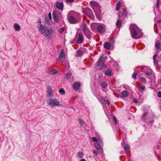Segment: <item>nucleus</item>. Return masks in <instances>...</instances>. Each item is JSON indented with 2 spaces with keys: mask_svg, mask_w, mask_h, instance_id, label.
Returning <instances> with one entry per match:
<instances>
[{
  "mask_svg": "<svg viewBox=\"0 0 161 161\" xmlns=\"http://www.w3.org/2000/svg\"><path fill=\"white\" fill-rule=\"evenodd\" d=\"M81 19L80 14L77 12L72 11L69 13L68 19L70 24H77L81 20Z\"/></svg>",
  "mask_w": 161,
  "mask_h": 161,
  "instance_id": "1",
  "label": "nucleus"
},
{
  "mask_svg": "<svg viewBox=\"0 0 161 161\" xmlns=\"http://www.w3.org/2000/svg\"><path fill=\"white\" fill-rule=\"evenodd\" d=\"M39 31L41 34H44L45 37L48 39L50 38L53 35L52 28L47 29L46 26L42 24L40 25Z\"/></svg>",
  "mask_w": 161,
  "mask_h": 161,
  "instance_id": "2",
  "label": "nucleus"
},
{
  "mask_svg": "<svg viewBox=\"0 0 161 161\" xmlns=\"http://www.w3.org/2000/svg\"><path fill=\"white\" fill-rule=\"evenodd\" d=\"M74 41H76L77 44L82 43L84 41V37L81 32L78 33L77 32Z\"/></svg>",
  "mask_w": 161,
  "mask_h": 161,
  "instance_id": "3",
  "label": "nucleus"
},
{
  "mask_svg": "<svg viewBox=\"0 0 161 161\" xmlns=\"http://www.w3.org/2000/svg\"><path fill=\"white\" fill-rule=\"evenodd\" d=\"M47 102L48 104L52 107L58 106L59 104V102L55 98L54 99L49 98L47 100Z\"/></svg>",
  "mask_w": 161,
  "mask_h": 161,
  "instance_id": "4",
  "label": "nucleus"
},
{
  "mask_svg": "<svg viewBox=\"0 0 161 161\" xmlns=\"http://www.w3.org/2000/svg\"><path fill=\"white\" fill-rule=\"evenodd\" d=\"M136 26H135L134 25H130L129 27L131 36L134 39L136 38V36L137 34L136 29Z\"/></svg>",
  "mask_w": 161,
  "mask_h": 161,
  "instance_id": "5",
  "label": "nucleus"
},
{
  "mask_svg": "<svg viewBox=\"0 0 161 161\" xmlns=\"http://www.w3.org/2000/svg\"><path fill=\"white\" fill-rule=\"evenodd\" d=\"M90 3L94 11V10H96V9L101 8V7L99 4L96 1H91Z\"/></svg>",
  "mask_w": 161,
  "mask_h": 161,
  "instance_id": "6",
  "label": "nucleus"
},
{
  "mask_svg": "<svg viewBox=\"0 0 161 161\" xmlns=\"http://www.w3.org/2000/svg\"><path fill=\"white\" fill-rule=\"evenodd\" d=\"M94 11L95 13L97 18L99 20H101L102 19L101 8L94 10Z\"/></svg>",
  "mask_w": 161,
  "mask_h": 161,
  "instance_id": "7",
  "label": "nucleus"
},
{
  "mask_svg": "<svg viewBox=\"0 0 161 161\" xmlns=\"http://www.w3.org/2000/svg\"><path fill=\"white\" fill-rule=\"evenodd\" d=\"M107 58L108 57L107 56H102L97 62V66L98 67L100 66V63H102V62H103L104 61H105Z\"/></svg>",
  "mask_w": 161,
  "mask_h": 161,
  "instance_id": "8",
  "label": "nucleus"
},
{
  "mask_svg": "<svg viewBox=\"0 0 161 161\" xmlns=\"http://www.w3.org/2000/svg\"><path fill=\"white\" fill-rule=\"evenodd\" d=\"M82 12L83 14L88 15L89 14H91V13L92 11L90 8L86 7L85 8H82Z\"/></svg>",
  "mask_w": 161,
  "mask_h": 161,
  "instance_id": "9",
  "label": "nucleus"
},
{
  "mask_svg": "<svg viewBox=\"0 0 161 161\" xmlns=\"http://www.w3.org/2000/svg\"><path fill=\"white\" fill-rule=\"evenodd\" d=\"M121 145L123 147L126 153L130 148V147L128 144L125 143L124 141L121 142Z\"/></svg>",
  "mask_w": 161,
  "mask_h": 161,
  "instance_id": "10",
  "label": "nucleus"
},
{
  "mask_svg": "<svg viewBox=\"0 0 161 161\" xmlns=\"http://www.w3.org/2000/svg\"><path fill=\"white\" fill-rule=\"evenodd\" d=\"M56 7L58 9L62 10L64 8V4L63 2H57L56 5Z\"/></svg>",
  "mask_w": 161,
  "mask_h": 161,
  "instance_id": "11",
  "label": "nucleus"
},
{
  "mask_svg": "<svg viewBox=\"0 0 161 161\" xmlns=\"http://www.w3.org/2000/svg\"><path fill=\"white\" fill-rule=\"evenodd\" d=\"M80 86V83L79 82H75L73 85V88L75 91H77L78 90Z\"/></svg>",
  "mask_w": 161,
  "mask_h": 161,
  "instance_id": "12",
  "label": "nucleus"
},
{
  "mask_svg": "<svg viewBox=\"0 0 161 161\" xmlns=\"http://www.w3.org/2000/svg\"><path fill=\"white\" fill-rule=\"evenodd\" d=\"M53 19L54 21L58 23L59 22V19L56 12L55 11H53Z\"/></svg>",
  "mask_w": 161,
  "mask_h": 161,
  "instance_id": "13",
  "label": "nucleus"
},
{
  "mask_svg": "<svg viewBox=\"0 0 161 161\" xmlns=\"http://www.w3.org/2000/svg\"><path fill=\"white\" fill-rule=\"evenodd\" d=\"M98 31L100 33L103 32L105 31V27L101 25H98L97 27Z\"/></svg>",
  "mask_w": 161,
  "mask_h": 161,
  "instance_id": "14",
  "label": "nucleus"
},
{
  "mask_svg": "<svg viewBox=\"0 0 161 161\" xmlns=\"http://www.w3.org/2000/svg\"><path fill=\"white\" fill-rule=\"evenodd\" d=\"M95 146L96 148L98 150V152L99 153H103V151L102 148L101 147L100 145L98 143H95Z\"/></svg>",
  "mask_w": 161,
  "mask_h": 161,
  "instance_id": "15",
  "label": "nucleus"
},
{
  "mask_svg": "<svg viewBox=\"0 0 161 161\" xmlns=\"http://www.w3.org/2000/svg\"><path fill=\"white\" fill-rule=\"evenodd\" d=\"M47 96L48 97H51L53 96V92H52V88L50 86H49L48 87Z\"/></svg>",
  "mask_w": 161,
  "mask_h": 161,
  "instance_id": "16",
  "label": "nucleus"
},
{
  "mask_svg": "<svg viewBox=\"0 0 161 161\" xmlns=\"http://www.w3.org/2000/svg\"><path fill=\"white\" fill-rule=\"evenodd\" d=\"M84 33L86 37L89 40H91V39L92 35L90 31H89L88 30L86 32H84Z\"/></svg>",
  "mask_w": 161,
  "mask_h": 161,
  "instance_id": "17",
  "label": "nucleus"
},
{
  "mask_svg": "<svg viewBox=\"0 0 161 161\" xmlns=\"http://www.w3.org/2000/svg\"><path fill=\"white\" fill-rule=\"evenodd\" d=\"M81 28L84 32L88 31L87 25L85 24L82 23L81 25Z\"/></svg>",
  "mask_w": 161,
  "mask_h": 161,
  "instance_id": "18",
  "label": "nucleus"
},
{
  "mask_svg": "<svg viewBox=\"0 0 161 161\" xmlns=\"http://www.w3.org/2000/svg\"><path fill=\"white\" fill-rule=\"evenodd\" d=\"M104 48L108 50L109 49L111 48V46L110 43L109 42H105L103 45Z\"/></svg>",
  "mask_w": 161,
  "mask_h": 161,
  "instance_id": "19",
  "label": "nucleus"
},
{
  "mask_svg": "<svg viewBox=\"0 0 161 161\" xmlns=\"http://www.w3.org/2000/svg\"><path fill=\"white\" fill-rule=\"evenodd\" d=\"M116 27L119 28H120L122 25V22L121 20L119 19L117 20L116 23Z\"/></svg>",
  "mask_w": 161,
  "mask_h": 161,
  "instance_id": "20",
  "label": "nucleus"
},
{
  "mask_svg": "<svg viewBox=\"0 0 161 161\" xmlns=\"http://www.w3.org/2000/svg\"><path fill=\"white\" fill-rule=\"evenodd\" d=\"M121 94L123 97H126L128 96V92L126 91H122L121 93Z\"/></svg>",
  "mask_w": 161,
  "mask_h": 161,
  "instance_id": "21",
  "label": "nucleus"
},
{
  "mask_svg": "<svg viewBox=\"0 0 161 161\" xmlns=\"http://www.w3.org/2000/svg\"><path fill=\"white\" fill-rule=\"evenodd\" d=\"M14 28L15 30L16 31H19L20 29V27L19 25L15 23L14 25Z\"/></svg>",
  "mask_w": 161,
  "mask_h": 161,
  "instance_id": "22",
  "label": "nucleus"
},
{
  "mask_svg": "<svg viewBox=\"0 0 161 161\" xmlns=\"http://www.w3.org/2000/svg\"><path fill=\"white\" fill-rule=\"evenodd\" d=\"M105 74L109 76H111L112 75V73L110 69H106L105 71Z\"/></svg>",
  "mask_w": 161,
  "mask_h": 161,
  "instance_id": "23",
  "label": "nucleus"
},
{
  "mask_svg": "<svg viewBox=\"0 0 161 161\" xmlns=\"http://www.w3.org/2000/svg\"><path fill=\"white\" fill-rule=\"evenodd\" d=\"M58 72V71L56 69H53L49 70V73L52 75H54L57 74Z\"/></svg>",
  "mask_w": 161,
  "mask_h": 161,
  "instance_id": "24",
  "label": "nucleus"
},
{
  "mask_svg": "<svg viewBox=\"0 0 161 161\" xmlns=\"http://www.w3.org/2000/svg\"><path fill=\"white\" fill-rule=\"evenodd\" d=\"M65 56V54L64 52H61L59 55L58 59L60 61H62L63 58Z\"/></svg>",
  "mask_w": 161,
  "mask_h": 161,
  "instance_id": "25",
  "label": "nucleus"
},
{
  "mask_svg": "<svg viewBox=\"0 0 161 161\" xmlns=\"http://www.w3.org/2000/svg\"><path fill=\"white\" fill-rule=\"evenodd\" d=\"M121 3L120 1H118L117 2L116 4V11H118L120 8V5H121Z\"/></svg>",
  "mask_w": 161,
  "mask_h": 161,
  "instance_id": "26",
  "label": "nucleus"
},
{
  "mask_svg": "<svg viewBox=\"0 0 161 161\" xmlns=\"http://www.w3.org/2000/svg\"><path fill=\"white\" fill-rule=\"evenodd\" d=\"M100 67L99 69V70H102L106 67V65L104 64L103 62H102V63H100Z\"/></svg>",
  "mask_w": 161,
  "mask_h": 161,
  "instance_id": "27",
  "label": "nucleus"
},
{
  "mask_svg": "<svg viewBox=\"0 0 161 161\" xmlns=\"http://www.w3.org/2000/svg\"><path fill=\"white\" fill-rule=\"evenodd\" d=\"M71 74L70 72H68L65 75L64 77L66 79H69L70 78Z\"/></svg>",
  "mask_w": 161,
  "mask_h": 161,
  "instance_id": "28",
  "label": "nucleus"
},
{
  "mask_svg": "<svg viewBox=\"0 0 161 161\" xmlns=\"http://www.w3.org/2000/svg\"><path fill=\"white\" fill-rule=\"evenodd\" d=\"M84 53L81 51H80V50H77L76 54L78 56L80 57L84 54Z\"/></svg>",
  "mask_w": 161,
  "mask_h": 161,
  "instance_id": "29",
  "label": "nucleus"
},
{
  "mask_svg": "<svg viewBox=\"0 0 161 161\" xmlns=\"http://www.w3.org/2000/svg\"><path fill=\"white\" fill-rule=\"evenodd\" d=\"M160 44L159 43H156L155 44V47L157 48V50H161L160 48Z\"/></svg>",
  "mask_w": 161,
  "mask_h": 161,
  "instance_id": "30",
  "label": "nucleus"
},
{
  "mask_svg": "<svg viewBox=\"0 0 161 161\" xmlns=\"http://www.w3.org/2000/svg\"><path fill=\"white\" fill-rule=\"evenodd\" d=\"M123 12L122 13L123 14H122V16L124 15L126 17L127 15V12L125 8H123Z\"/></svg>",
  "mask_w": 161,
  "mask_h": 161,
  "instance_id": "31",
  "label": "nucleus"
},
{
  "mask_svg": "<svg viewBox=\"0 0 161 161\" xmlns=\"http://www.w3.org/2000/svg\"><path fill=\"white\" fill-rule=\"evenodd\" d=\"M107 86V84L104 82H102L101 84V87L103 88H105Z\"/></svg>",
  "mask_w": 161,
  "mask_h": 161,
  "instance_id": "32",
  "label": "nucleus"
},
{
  "mask_svg": "<svg viewBox=\"0 0 161 161\" xmlns=\"http://www.w3.org/2000/svg\"><path fill=\"white\" fill-rule=\"evenodd\" d=\"M78 50H80V51L84 53L86 52V49L85 48L83 47H80L78 49Z\"/></svg>",
  "mask_w": 161,
  "mask_h": 161,
  "instance_id": "33",
  "label": "nucleus"
},
{
  "mask_svg": "<svg viewBox=\"0 0 161 161\" xmlns=\"http://www.w3.org/2000/svg\"><path fill=\"white\" fill-rule=\"evenodd\" d=\"M83 153L81 152H79L77 154L78 156L80 158H83Z\"/></svg>",
  "mask_w": 161,
  "mask_h": 161,
  "instance_id": "34",
  "label": "nucleus"
},
{
  "mask_svg": "<svg viewBox=\"0 0 161 161\" xmlns=\"http://www.w3.org/2000/svg\"><path fill=\"white\" fill-rule=\"evenodd\" d=\"M147 113H144L142 116V120H144V121L145 122L146 121V119L145 118V117L146 116V115H147Z\"/></svg>",
  "mask_w": 161,
  "mask_h": 161,
  "instance_id": "35",
  "label": "nucleus"
},
{
  "mask_svg": "<svg viewBox=\"0 0 161 161\" xmlns=\"http://www.w3.org/2000/svg\"><path fill=\"white\" fill-rule=\"evenodd\" d=\"M91 14H89L87 15L90 19H93L94 18V16L92 12L91 13Z\"/></svg>",
  "mask_w": 161,
  "mask_h": 161,
  "instance_id": "36",
  "label": "nucleus"
},
{
  "mask_svg": "<svg viewBox=\"0 0 161 161\" xmlns=\"http://www.w3.org/2000/svg\"><path fill=\"white\" fill-rule=\"evenodd\" d=\"M161 61H158L157 60L156 62L154 63L155 65H158L159 66H161V59H160Z\"/></svg>",
  "mask_w": 161,
  "mask_h": 161,
  "instance_id": "37",
  "label": "nucleus"
},
{
  "mask_svg": "<svg viewBox=\"0 0 161 161\" xmlns=\"http://www.w3.org/2000/svg\"><path fill=\"white\" fill-rule=\"evenodd\" d=\"M141 81L143 83H146V79L143 77H141L140 78Z\"/></svg>",
  "mask_w": 161,
  "mask_h": 161,
  "instance_id": "38",
  "label": "nucleus"
},
{
  "mask_svg": "<svg viewBox=\"0 0 161 161\" xmlns=\"http://www.w3.org/2000/svg\"><path fill=\"white\" fill-rule=\"evenodd\" d=\"M159 1L160 0H157V3L155 5V7H156V8L157 9L159 7Z\"/></svg>",
  "mask_w": 161,
  "mask_h": 161,
  "instance_id": "39",
  "label": "nucleus"
},
{
  "mask_svg": "<svg viewBox=\"0 0 161 161\" xmlns=\"http://www.w3.org/2000/svg\"><path fill=\"white\" fill-rule=\"evenodd\" d=\"M59 92L60 93H61L63 95H64L65 93V92L64 89L63 88L60 89L59 90Z\"/></svg>",
  "mask_w": 161,
  "mask_h": 161,
  "instance_id": "40",
  "label": "nucleus"
},
{
  "mask_svg": "<svg viewBox=\"0 0 161 161\" xmlns=\"http://www.w3.org/2000/svg\"><path fill=\"white\" fill-rule=\"evenodd\" d=\"M78 121L79 123V124L81 125L85 124L84 121L81 119H78Z\"/></svg>",
  "mask_w": 161,
  "mask_h": 161,
  "instance_id": "41",
  "label": "nucleus"
},
{
  "mask_svg": "<svg viewBox=\"0 0 161 161\" xmlns=\"http://www.w3.org/2000/svg\"><path fill=\"white\" fill-rule=\"evenodd\" d=\"M139 35L137 37V38H136V39H139L142 37V36H143V33L142 32H140L139 34Z\"/></svg>",
  "mask_w": 161,
  "mask_h": 161,
  "instance_id": "42",
  "label": "nucleus"
},
{
  "mask_svg": "<svg viewBox=\"0 0 161 161\" xmlns=\"http://www.w3.org/2000/svg\"><path fill=\"white\" fill-rule=\"evenodd\" d=\"M137 75V74L134 73L132 75V78L135 80L136 79Z\"/></svg>",
  "mask_w": 161,
  "mask_h": 161,
  "instance_id": "43",
  "label": "nucleus"
},
{
  "mask_svg": "<svg viewBox=\"0 0 161 161\" xmlns=\"http://www.w3.org/2000/svg\"><path fill=\"white\" fill-rule=\"evenodd\" d=\"M158 54H155L153 56V59L154 61V63L156 62L157 60H156V58Z\"/></svg>",
  "mask_w": 161,
  "mask_h": 161,
  "instance_id": "44",
  "label": "nucleus"
},
{
  "mask_svg": "<svg viewBox=\"0 0 161 161\" xmlns=\"http://www.w3.org/2000/svg\"><path fill=\"white\" fill-rule=\"evenodd\" d=\"M140 90H141L142 91H145L146 90L145 86L144 85H142L140 88Z\"/></svg>",
  "mask_w": 161,
  "mask_h": 161,
  "instance_id": "45",
  "label": "nucleus"
},
{
  "mask_svg": "<svg viewBox=\"0 0 161 161\" xmlns=\"http://www.w3.org/2000/svg\"><path fill=\"white\" fill-rule=\"evenodd\" d=\"M92 140L93 142H97V140L95 137H92Z\"/></svg>",
  "mask_w": 161,
  "mask_h": 161,
  "instance_id": "46",
  "label": "nucleus"
},
{
  "mask_svg": "<svg viewBox=\"0 0 161 161\" xmlns=\"http://www.w3.org/2000/svg\"><path fill=\"white\" fill-rule=\"evenodd\" d=\"M92 152L93 153L95 154V155L96 156H97L98 153H97L98 152L97 151H96V150H93L92 151Z\"/></svg>",
  "mask_w": 161,
  "mask_h": 161,
  "instance_id": "47",
  "label": "nucleus"
},
{
  "mask_svg": "<svg viewBox=\"0 0 161 161\" xmlns=\"http://www.w3.org/2000/svg\"><path fill=\"white\" fill-rule=\"evenodd\" d=\"M157 95L159 97H161V92L159 91L157 93Z\"/></svg>",
  "mask_w": 161,
  "mask_h": 161,
  "instance_id": "48",
  "label": "nucleus"
},
{
  "mask_svg": "<svg viewBox=\"0 0 161 161\" xmlns=\"http://www.w3.org/2000/svg\"><path fill=\"white\" fill-rule=\"evenodd\" d=\"M67 3H73L75 0H66Z\"/></svg>",
  "mask_w": 161,
  "mask_h": 161,
  "instance_id": "49",
  "label": "nucleus"
},
{
  "mask_svg": "<svg viewBox=\"0 0 161 161\" xmlns=\"http://www.w3.org/2000/svg\"><path fill=\"white\" fill-rule=\"evenodd\" d=\"M122 14H123L122 13H121V12H119V18H121L122 17Z\"/></svg>",
  "mask_w": 161,
  "mask_h": 161,
  "instance_id": "50",
  "label": "nucleus"
},
{
  "mask_svg": "<svg viewBox=\"0 0 161 161\" xmlns=\"http://www.w3.org/2000/svg\"><path fill=\"white\" fill-rule=\"evenodd\" d=\"M145 75L147 76L150 75H151V73L150 72H147L146 73Z\"/></svg>",
  "mask_w": 161,
  "mask_h": 161,
  "instance_id": "51",
  "label": "nucleus"
},
{
  "mask_svg": "<svg viewBox=\"0 0 161 161\" xmlns=\"http://www.w3.org/2000/svg\"><path fill=\"white\" fill-rule=\"evenodd\" d=\"M48 16L49 17V18L51 19H52V17H51V14L50 13H49L48 14Z\"/></svg>",
  "mask_w": 161,
  "mask_h": 161,
  "instance_id": "52",
  "label": "nucleus"
},
{
  "mask_svg": "<svg viewBox=\"0 0 161 161\" xmlns=\"http://www.w3.org/2000/svg\"><path fill=\"white\" fill-rule=\"evenodd\" d=\"M139 72V70L138 69H136L134 70V73H136V74H137Z\"/></svg>",
  "mask_w": 161,
  "mask_h": 161,
  "instance_id": "53",
  "label": "nucleus"
},
{
  "mask_svg": "<svg viewBox=\"0 0 161 161\" xmlns=\"http://www.w3.org/2000/svg\"><path fill=\"white\" fill-rule=\"evenodd\" d=\"M89 49L90 50H91V51L92 50H93V47L92 46H90L89 47Z\"/></svg>",
  "mask_w": 161,
  "mask_h": 161,
  "instance_id": "54",
  "label": "nucleus"
},
{
  "mask_svg": "<svg viewBox=\"0 0 161 161\" xmlns=\"http://www.w3.org/2000/svg\"><path fill=\"white\" fill-rule=\"evenodd\" d=\"M133 101H134V102L135 103H138V101L136 98H135L133 99Z\"/></svg>",
  "mask_w": 161,
  "mask_h": 161,
  "instance_id": "55",
  "label": "nucleus"
},
{
  "mask_svg": "<svg viewBox=\"0 0 161 161\" xmlns=\"http://www.w3.org/2000/svg\"><path fill=\"white\" fill-rule=\"evenodd\" d=\"M157 23H161V19H158L157 21Z\"/></svg>",
  "mask_w": 161,
  "mask_h": 161,
  "instance_id": "56",
  "label": "nucleus"
},
{
  "mask_svg": "<svg viewBox=\"0 0 161 161\" xmlns=\"http://www.w3.org/2000/svg\"><path fill=\"white\" fill-rule=\"evenodd\" d=\"M113 120L114 121L115 123L117 124V120L116 119V118L114 117H113Z\"/></svg>",
  "mask_w": 161,
  "mask_h": 161,
  "instance_id": "57",
  "label": "nucleus"
},
{
  "mask_svg": "<svg viewBox=\"0 0 161 161\" xmlns=\"http://www.w3.org/2000/svg\"><path fill=\"white\" fill-rule=\"evenodd\" d=\"M98 140H99V141L100 142V143L102 144V143H103L102 140V139H99Z\"/></svg>",
  "mask_w": 161,
  "mask_h": 161,
  "instance_id": "58",
  "label": "nucleus"
},
{
  "mask_svg": "<svg viewBox=\"0 0 161 161\" xmlns=\"http://www.w3.org/2000/svg\"><path fill=\"white\" fill-rule=\"evenodd\" d=\"M106 103L108 105V106L110 103L107 100V101L106 102Z\"/></svg>",
  "mask_w": 161,
  "mask_h": 161,
  "instance_id": "59",
  "label": "nucleus"
},
{
  "mask_svg": "<svg viewBox=\"0 0 161 161\" xmlns=\"http://www.w3.org/2000/svg\"><path fill=\"white\" fill-rule=\"evenodd\" d=\"M38 23H40V25H41V24H41V19H39L38 20Z\"/></svg>",
  "mask_w": 161,
  "mask_h": 161,
  "instance_id": "60",
  "label": "nucleus"
},
{
  "mask_svg": "<svg viewBox=\"0 0 161 161\" xmlns=\"http://www.w3.org/2000/svg\"><path fill=\"white\" fill-rule=\"evenodd\" d=\"M80 161H86V160L84 159H82Z\"/></svg>",
  "mask_w": 161,
  "mask_h": 161,
  "instance_id": "61",
  "label": "nucleus"
},
{
  "mask_svg": "<svg viewBox=\"0 0 161 161\" xmlns=\"http://www.w3.org/2000/svg\"><path fill=\"white\" fill-rule=\"evenodd\" d=\"M111 41L113 42H114V40H113V39H111Z\"/></svg>",
  "mask_w": 161,
  "mask_h": 161,
  "instance_id": "62",
  "label": "nucleus"
},
{
  "mask_svg": "<svg viewBox=\"0 0 161 161\" xmlns=\"http://www.w3.org/2000/svg\"><path fill=\"white\" fill-rule=\"evenodd\" d=\"M64 63L65 64H68V63L66 62H64Z\"/></svg>",
  "mask_w": 161,
  "mask_h": 161,
  "instance_id": "63",
  "label": "nucleus"
},
{
  "mask_svg": "<svg viewBox=\"0 0 161 161\" xmlns=\"http://www.w3.org/2000/svg\"><path fill=\"white\" fill-rule=\"evenodd\" d=\"M158 160H161V158H158Z\"/></svg>",
  "mask_w": 161,
  "mask_h": 161,
  "instance_id": "64",
  "label": "nucleus"
}]
</instances>
